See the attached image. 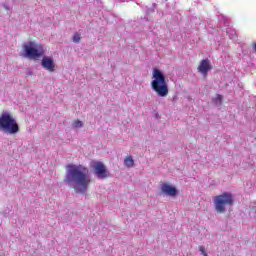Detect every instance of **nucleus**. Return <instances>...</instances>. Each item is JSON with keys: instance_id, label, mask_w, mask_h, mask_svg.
I'll return each instance as SVG.
<instances>
[{"instance_id": "f257e3e1", "label": "nucleus", "mask_w": 256, "mask_h": 256, "mask_svg": "<svg viewBox=\"0 0 256 256\" xmlns=\"http://www.w3.org/2000/svg\"><path fill=\"white\" fill-rule=\"evenodd\" d=\"M63 183L69 189H73L78 195H85L91 185L89 168L83 164H68Z\"/></svg>"}, {"instance_id": "f03ea898", "label": "nucleus", "mask_w": 256, "mask_h": 256, "mask_svg": "<svg viewBox=\"0 0 256 256\" xmlns=\"http://www.w3.org/2000/svg\"><path fill=\"white\" fill-rule=\"evenodd\" d=\"M152 79L151 87L153 91L160 97H167L169 95V86H167L163 72L159 69H154Z\"/></svg>"}, {"instance_id": "7ed1b4c3", "label": "nucleus", "mask_w": 256, "mask_h": 256, "mask_svg": "<svg viewBox=\"0 0 256 256\" xmlns=\"http://www.w3.org/2000/svg\"><path fill=\"white\" fill-rule=\"evenodd\" d=\"M0 131L7 135H17L19 133V124L8 111H3L0 115Z\"/></svg>"}, {"instance_id": "20e7f679", "label": "nucleus", "mask_w": 256, "mask_h": 256, "mask_svg": "<svg viewBox=\"0 0 256 256\" xmlns=\"http://www.w3.org/2000/svg\"><path fill=\"white\" fill-rule=\"evenodd\" d=\"M213 203L216 213L223 214L227 211V207H233L235 198L231 192H223L213 197Z\"/></svg>"}, {"instance_id": "39448f33", "label": "nucleus", "mask_w": 256, "mask_h": 256, "mask_svg": "<svg viewBox=\"0 0 256 256\" xmlns=\"http://www.w3.org/2000/svg\"><path fill=\"white\" fill-rule=\"evenodd\" d=\"M25 57L28 59H39L45 55V46L43 44H37L33 41L23 45Z\"/></svg>"}, {"instance_id": "423d86ee", "label": "nucleus", "mask_w": 256, "mask_h": 256, "mask_svg": "<svg viewBox=\"0 0 256 256\" xmlns=\"http://www.w3.org/2000/svg\"><path fill=\"white\" fill-rule=\"evenodd\" d=\"M92 169L94 171L95 177H97L100 180L107 179V177H111V174H109V171L107 170V167L103 162L96 161L92 165Z\"/></svg>"}, {"instance_id": "0eeeda50", "label": "nucleus", "mask_w": 256, "mask_h": 256, "mask_svg": "<svg viewBox=\"0 0 256 256\" xmlns=\"http://www.w3.org/2000/svg\"><path fill=\"white\" fill-rule=\"evenodd\" d=\"M41 65L45 71H48L49 73H55V70L57 69V65L55 64V59L49 56H44L41 60Z\"/></svg>"}, {"instance_id": "6e6552de", "label": "nucleus", "mask_w": 256, "mask_h": 256, "mask_svg": "<svg viewBox=\"0 0 256 256\" xmlns=\"http://www.w3.org/2000/svg\"><path fill=\"white\" fill-rule=\"evenodd\" d=\"M211 69H213V66H211V62L209 61V59H203L197 68L199 73H201L204 78H207V74L209 73V71H211Z\"/></svg>"}, {"instance_id": "1a4fd4ad", "label": "nucleus", "mask_w": 256, "mask_h": 256, "mask_svg": "<svg viewBox=\"0 0 256 256\" xmlns=\"http://www.w3.org/2000/svg\"><path fill=\"white\" fill-rule=\"evenodd\" d=\"M161 193L163 195H166L167 197H176L179 191L175 186H171L170 184L163 183L161 185Z\"/></svg>"}, {"instance_id": "9d476101", "label": "nucleus", "mask_w": 256, "mask_h": 256, "mask_svg": "<svg viewBox=\"0 0 256 256\" xmlns=\"http://www.w3.org/2000/svg\"><path fill=\"white\" fill-rule=\"evenodd\" d=\"M124 165L131 169L132 167H135V160H133V157L128 156L124 159Z\"/></svg>"}, {"instance_id": "9b49d317", "label": "nucleus", "mask_w": 256, "mask_h": 256, "mask_svg": "<svg viewBox=\"0 0 256 256\" xmlns=\"http://www.w3.org/2000/svg\"><path fill=\"white\" fill-rule=\"evenodd\" d=\"M213 103L216 107H221L223 104V99L221 97H216L213 99Z\"/></svg>"}, {"instance_id": "f8f14e48", "label": "nucleus", "mask_w": 256, "mask_h": 256, "mask_svg": "<svg viewBox=\"0 0 256 256\" xmlns=\"http://www.w3.org/2000/svg\"><path fill=\"white\" fill-rule=\"evenodd\" d=\"M72 126L74 129H81V127H83V122H81V120H76L73 122Z\"/></svg>"}, {"instance_id": "ddd939ff", "label": "nucleus", "mask_w": 256, "mask_h": 256, "mask_svg": "<svg viewBox=\"0 0 256 256\" xmlns=\"http://www.w3.org/2000/svg\"><path fill=\"white\" fill-rule=\"evenodd\" d=\"M73 41L74 43H79V41H81V34L79 33L74 34Z\"/></svg>"}, {"instance_id": "4468645a", "label": "nucleus", "mask_w": 256, "mask_h": 256, "mask_svg": "<svg viewBox=\"0 0 256 256\" xmlns=\"http://www.w3.org/2000/svg\"><path fill=\"white\" fill-rule=\"evenodd\" d=\"M199 251H200V253H202V255H205V253H207L205 251V246H199Z\"/></svg>"}, {"instance_id": "2eb2a0df", "label": "nucleus", "mask_w": 256, "mask_h": 256, "mask_svg": "<svg viewBox=\"0 0 256 256\" xmlns=\"http://www.w3.org/2000/svg\"><path fill=\"white\" fill-rule=\"evenodd\" d=\"M155 117H156L157 119H159V114H155Z\"/></svg>"}, {"instance_id": "dca6fc26", "label": "nucleus", "mask_w": 256, "mask_h": 256, "mask_svg": "<svg viewBox=\"0 0 256 256\" xmlns=\"http://www.w3.org/2000/svg\"><path fill=\"white\" fill-rule=\"evenodd\" d=\"M203 256H208L207 253H204Z\"/></svg>"}, {"instance_id": "f3484780", "label": "nucleus", "mask_w": 256, "mask_h": 256, "mask_svg": "<svg viewBox=\"0 0 256 256\" xmlns=\"http://www.w3.org/2000/svg\"><path fill=\"white\" fill-rule=\"evenodd\" d=\"M217 97H221V95H218Z\"/></svg>"}]
</instances>
